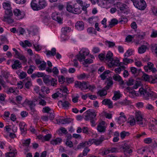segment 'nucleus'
<instances>
[{
  "instance_id": "nucleus-1",
  "label": "nucleus",
  "mask_w": 157,
  "mask_h": 157,
  "mask_svg": "<svg viewBox=\"0 0 157 157\" xmlns=\"http://www.w3.org/2000/svg\"><path fill=\"white\" fill-rule=\"evenodd\" d=\"M136 120L133 116L129 118L128 123L132 126L134 125L136 123L141 127H144L147 125V123L144 118L142 117L140 112H138L136 113Z\"/></svg>"
},
{
  "instance_id": "nucleus-2",
  "label": "nucleus",
  "mask_w": 157,
  "mask_h": 157,
  "mask_svg": "<svg viewBox=\"0 0 157 157\" xmlns=\"http://www.w3.org/2000/svg\"><path fill=\"white\" fill-rule=\"evenodd\" d=\"M2 7L5 10V13L3 17V21L10 23H13V21L11 18L13 13L10 3L9 2H3Z\"/></svg>"
},
{
  "instance_id": "nucleus-3",
  "label": "nucleus",
  "mask_w": 157,
  "mask_h": 157,
  "mask_svg": "<svg viewBox=\"0 0 157 157\" xmlns=\"http://www.w3.org/2000/svg\"><path fill=\"white\" fill-rule=\"evenodd\" d=\"M84 118L86 121H90V122L93 126H94L95 125V121L97 120L96 117L97 114L94 111L91 109H89L84 113Z\"/></svg>"
},
{
  "instance_id": "nucleus-4",
  "label": "nucleus",
  "mask_w": 157,
  "mask_h": 157,
  "mask_svg": "<svg viewBox=\"0 0 157 157\" xmlns=\"http://www.w3.org/2000/svg\"><path fill=\"white\" fill-rule=\"evenodd\" d=\"M139 92L141 96L144 98L146 99H149V97L151 99L157 98V95L155 93L150 90V89H144L143 88H140Z\"/></svg>"
},
{
  "instance_id": "nucleus-5",
  "label": "nucleus",
  "mask_w": 157,
  "mask_h": 157,
  "mask_svg": "<svg viewBox=\"0 0 157 157\" xmlns=\"http://www.w3.org/2000/svg\"><path fill=\"white\" fill-rule=\"evenodd\" d=\"M47 5L45 0H32L31 6L33 10H38L45 8Z\"/></svg>"
},
{
  "instance_id": "nucleus-6",
  "label": "nucleus",
  "mask_w": 157,
  "mask_h": 157,
  "mask_svg": "<svg viewBox=\"0 0 157 157\" xmlns=\"http://www.w3.org/2000/svg\"><path fill=\"white\" fill-rule=\"evenodd\" d=\"M134 6L140 10H144L146 7V4L144 0H131Z\"/></svg>"
},
{
  "instance_id": "nucleus-7",
  "label": "nucleus",
  "mask_w": 157,
  "mask_h": 157,
  "mask_svg": "<svg viewBox=\"0 0 157 157\" xmlns=\"http://www.w3.org/2000/svg\"><path fill=\"white\" fill-rule=\"evenodd\" d=\"M113 53L110 51H109L105 57V61L109 63L110 66H117L118 64L119 61H114L113 58Z\"/></svg>"
},
{
  "instance_id": "nucleus-8",
  "label": "nucleus",
  "mask_w": 157,
  "mask_h": 157,
  "mask_svg": "<svg viewBox=\"0 0 157 157\" xmlns=\"http://www.w3.org/2000/svg\"><path fill=\"white\" fill-rule=\"evenodd\" d=\"M89 53V51L87 48H82L79 51V54L76 55V57L80 62H82L84 60L86 56H88Z\"/></svg>"
},
{
  "instance_id": "nucleus-9",
  "label": "nucleus",
  "mask_w": 157,
  "mask_h": 157,
  "mask_svg": "<svg viewBox=\"0 0 157 157\" xmlns=\"http://www.w3.org/2000/svg\"><path fill=\"white\" fill-rule=\"evenodd\" d=\"M121 151L123 152L126 157H128L132 152L131 147L126 143L122 144L120 148Z\"/></svg>"
},
{
  "instance_id": "nucleus-10",
  "label": "nucleus",
  "mask_w": 157,
  "mask_h": 157,
  "mask_svg": "<svg viewBox=\"0 0 157 157\" xmlns=\"http://www.w3.org/2000/svg\"><path fill=\"white\" fill-rule=\"evenodd\" d=\"M88 82L85 81L81 82L78 81H76L75 83V86L78 88L82 90L87 89Z\"/></svg>"
},
{
  "instance_id": "nucleus-11",
  "label": "nucleus",
  "mask_w": 157,
  "mask_h": 157,
  "mask_svg": "<svg viewBox=\"0 0 157 157\" xmlns=\"http://www.w3.org/2000/svg\"><path fill=\"white\" fill-rule=\"evenodd\" d=\"M107 124L105 122L102 121L100 122L97 126V128L98 132H100L104 133L106 131Z\"/></svg>"
},
{
  "instance_id": "nucleus-12",
  "label": "nucleus",
  "mask_w": 157,
  "mask_h": 157,
  "mask_svg": "<svg viewBox=\"0 0 157 157\" xmlns=\"http://www.w3.org/2000/svg\"><path fill=\"white\" fill-rule=\"evenodd\" d=\"M116 6L118 11L124 13L126 11L127 6L126 4L121 2H117L116 3Z\"/></svg>"
},
{
  "instance_id": "nucleus-13",
  "label": "nucleus",
  "mask_w": 157,
  "mask_h": 157,
  "mask_svg": "<svg viewBox=\"0 0 157 157\" xmlns=\"http://www.w3.org/2000/svg\"><path fill=\"white\" fill-rule=\"evenodd\" d=\"M14 52V56L16 58L19 59L20 60H22L24 61H26L25 57L22 55L20 52H19L16 49L14 48H12Z\"/></svg>"
},
{
  "instance_id": "nucleus-14",
  "label": "nucleus",
  "mask_w": 157,
  "mask_h": 157,
  "mask_svg": "<svg viewBox=\"0 0 157 157\" xmlns=\"http://www.w3.org/2000/svg\"><path fill=\"white\" fill-rule=\"evenodd\" d=\"M60 13L56 12L53 13L52 15V17L53 20L56 21L59 23H62V19L61 17Z\"/></svg>"
},
{
  "instance_id": "nucleus-15",
  "label": "nucleus",
  "mask_w": 157,
  "mask_h": 157,
  "mask_svg": "<svg viewBox=\"0 0 157 157\" xmlns=\"http://www.w3.org/2000/svg\"><path fill=\"white\" fill-rule=\"evenodd\" d=\"M13 13L18 19H21L24 17L25 13L23 11L21 12L19 10L15 9L13 11Z\"/></svg>"
},
{
  "instance_id": "nucleus-16",
  "label": "nucleus",
  "mask_w": 157,
  "mask_h": 157,
  "mask_svg": "<svg viewBox=\"0 0 157 157\" xmlns=\"http://www.w3.org/2000/svg\"><path fill=\"white\" fill-rule=\"evenodd\" d=\"M25 103L29 106L32 112L34 113L36 112V110L34 108L35 105L33 104V101L26 99L25 101Z\"/></svg>"
},
{
  "instance_id": "nucleus-17",
  "label": "nucleus",
  "mask_w": 157,
  "mask_h": 157,
  "mask_svg": "<svg viewBox=\"0 0 157 157\" xmlns=\"http://www.w3.org/2000/svg\"><path fill=\"white\" fill-rule=\"evenodd\" d=\"M114 0H104L101 1V6L105 7L106 6L109 7L111 5L113 4Z\"/></svg>"
},
{
  "instance_id": "nucleus-18",
  "label": "nucleus",
  "mask_w": 157,
  "mask_h": 157,
  "mask_svg": "<svg viewBox=\"0 0 157 157\" xmlns=\"http://www.w3.org/2000/svg\"><path fill=\"white\" fill-rule=\"evenodd\" d=\"M58 104L59 105H61L62 108L66 109H68L70 106V104L69 102L66 101H59Z\"/></svg>"
},
{
  "instance_id": "nucleus-19",
  "label": "nucleus",
  "mask_w": 157,
  "mask_h": 157,
  "mask_svg": "<svg viewBox=\"0 0 157 157\" xmlns=\"http://www.w3.org/2000/svg\"><path fill=\"white\" fill-rule=\"evenodd\" d=\"M76 29L79 31L82 30L84 29V23L82 21H78L75 25Z\"/></svg>"
},
{
  "instance_id": "nucleus-20",
  "label": "nucleus",
  "mask_w": 157,
  "mask_h": 157,
  "mask_svg": "<svg viewBox=\"0 0 157 157\" xmlns=\"http://www.w3.org/2000/svg\"><path fill=\"white\" fill-rule=\"evenodd\" d=\"M21 67V63L18 60H16L13 64L12 65V67L13 69H17Z\"/></svg>"
},
{
  "instance_id": "nucleus-21",
  "label": "nucleus",
  "mask_w": 157,
  "mask_h": 157,
  "mask_svg": "<svg viewBox=\"0 0 157 157\" xmlns=\"http://www.w3.org/2000/svg\"><path fill=\"white\" fill-rule=\"evenodd\" d=\"M102 103L103 105H107L109 108H112L113 107V102L109 99H104L102 101Z\"/></svg>"
},
{
  "instance_id": "nucleus-22",
  "label": "nucleus",
  "mask_w": 157,
  "mask_h": 157,
  "mask_svg": "<svg viewBox=\"0 0 157 157\" xmlns=\"http://www.w3.org/2000/svg\"><path fill=\"white\" fill-rule=\"evenodd\" d=\"M38 32V29L36 26H33L31 27L29 31V34L32 35H36Z\"/></svg>"
},
{
  "instance_id": "nucleus-23",
  "label": "nucleus",
  "mask_w": 157,
  "mask_h": 157,
  "mask_svg": "<svg viewBox=\"0 0 157 157\" xmlns=\"http://www.w3.org/2000/svg\"><path fill=\"white\" fill-rule=\"evenodd\" d=\"M62 142V139L60 138H57L52 140L51 141V144L53 145L59 144Z\"/></svg>"
},
{
  "instance_id": "nucleus-24",
  "label": "nucleus",
  "mask_w": 157,
  "mask_h": 157,
  "mask_svg": "<svg viewBox=\"0 0 157 157\" xmlns=\"http://www.w3.org/2000/svg\"><path fill=\"white\" fill-rule=\"evenodd\" d=\"M59 91V92H62L61 93V94H62V96L63 98V99L66 98V96L67 94H68V91L66 87H64L60 89Z\"/></svg>"
},
{
  "instance_id": "nucleus-25",
  "label": "nucleus",
  "mask_w": 157,
  "mask_h": 157,
  "mask_svg": "<svg viewBox=\"0 0 157 157\" xmlns=\"http://www.w3.org/2000/svg\"><path fill=\"white\" fill-rule=\"evenodd\" d=\"M121 96L120 91L119 90L115 91L114 92V96L112 98V99L113 100H117L119 99Z\"/></svg>"
},
{
  "instance_id": "nucleus-26",
  "label": "nucleus",
  "mask_w": 157,
  "mask_h": 157,
  "mask_svg": "<svg viewBox=\"0 0 157 157\" xmlns=\"http://www.w3.org/2000/svg\"><path fill=\"white\" fill-rule=\"evenodd\" d=\"M56 49L55 48H52L51 51H47L46 52V54L48 56H54L56 55Z\"/></svg>"
},
{
  "instance_id": "nucleus-27",
  "label": "nucleus",
  "mask_w": 157,
  "mask_h": 157,
  "mask_svg": "<svg viewBox=\"0 0 157 157\" xmlns=\"http://www.w3.org/2000/svg\"><path fill=\"white\" fill-rule=\"evenodd\" d=\"M147 46L146 45H142L138 49V52L140 54H143L145 52Z\"/></svg>"
},
{
  "instance_id": "nucleus-28",
  "label": "nucleus",
  "mask_w": 157,
  "mask_h": 157,
  "mask_svg": "<svg viewBox=\"0 0 157 157\" xmlns=\"http://www.w3.org/2000/svg\"><path fill=\"white\" fill-rule=\"evenodd\" d=\"M89 75L86 74L85 73H83L82 74H80L78 76V79L80 80L86 79L89 78Z\"/></svg>"
},
{
  "instance_id": "nucleus-29",
  "label": "nucleus",
  "mask_w": 157,
  "mask_h": 157,
  "mask_svg": "<svg viewBox=\"0 0 157 157\" xmlns=\"http://www.w3.org/2000/svg\"><path fill=\"white\" fill-rule=\"evenodd\" d=\"M76 5V4H74V8L72 13L75 14H79L81 12V9L80 7H77Z\"/></svg>"
},
{
  "instance_id": "nucleus-30",
  "label": "nucleus",
  "mask_w": 157,
  "mask_h": 157,
  "mask_svg": "<svg viewBox=\"0 0 157 157\" xmlns=\"http://www.w3.org/2000/svg\"><path fill=\"white\" fill-rule=\"evenodd\" d=\"M113 78L114 80L118 81L121 84H124V82L121 79V76L118 75H114L113 76Z\"/></svg>"
},
{
  "instance_id": "nucleus-31",
  "label": "nucleus",
  "mask_w": 157,
  "mask_h": 157,
  "mask_svg": "<svg viewBox=\"0 0 157 157\" xmlns=\"http://www.w3.org/2000/svg\"><path fill=\"white\" fill-rule=\"evenodd\" d=\"M49 75L45 74L43 77L44 82L48 85H50V79H49Z\"/></svg>"
},
{
  "instance_id": "nucleus-32",
  "label": "nucleus",
  "mask_w": 157,
  "mask_h": 157,
  "mask_svg": "<svg viewBox=\"0 0 157 157\" xmlns=\"http://www.w3.org/2000/svg\"><path fill=\"white\" fill-rule=\"evenodd\" d=\"M17 73L20 79H23L25 78L27 76L26 73L23 71L21 72L19 71H17Z\"/></svg>"
},
{
  "instance_id": "nucleus-33",
  "label": "nucleus",
  "mask_w": 157,
  "mask_h": 157,
  "mask_svg": "<svg viewBox=\"0 0 157 157\" xmlns=\"http://www.w3.org/2000/svg\"><path fill=\"white\" fill-rule=\"evenodd\" d=\"M88 146V143L86 141H85L81 143H80L77 146L76 148L75 149V150H77L79 149Z\"/></svg>"
},
{
  "instance_id": "nucleus-34",
  "label": "nucleus",
  "mask_w": 157,
  "mask_h": 157,
  "mask_svg": "<svg viewBox=\"0 0 157 157\" xmlns=\"http://www.w3.org/2000/svg\"><path fill=\"white\" fill-rule=\"evenodd\" d=\"M118 21L116 19H113L111 20L109 25L108 26V28L109 29L111 28L115 25L117 24L118 23Z\"/></svg>"
},
{
  "instance_id": "nucleus-35",
  "label": "nucleus",
  "mask_w": 157,
  "mask_h": 157,
  "mask_svg": "<svg viewBox=\"0 0 157 157\" xmlns=\"http://www.w3.org/2000/svg\"><path fill=\"white\" fill-rule=\"evenodd\" d=\"M2 86L3 88H6L7 87L6 83L2 79V77H0V91L2 89Z\"/></svg>"
},
{
  "instance_id": "nucleus-36",
  "label": "nucleus",
  "mask_w": 157,
  "mask_h": 157,
  "mask_svg": "<svg viewBox=\"0 0 157 157\" xmlns=\"http://www.w3.org/2000/svg\"><path fill=\"white\" fill-rule=\"evenodd\" d=\"M123 60L124 63L125 65H127L128 63H132L133 61L132 59L128 58L127 57H124Z\"/></svg>"
},
{
  "instance_id": "nucleus-37",
  "label": "nucleus",
  "mask_w": 157,
  "mask_h": 157,
  "mask_svg": "<svg viewBox=\"0 0 157 157\" xmlns=\"http://www.w3.org/2000/svg\"><path fill=\"white\" fill-rule=\"evenodd\" d=\"M112 78L107 79L106 82L107 83V85L105 87L106 90H108L113 84V82L111 80Z\"/></svg>"
},
{
  "instance_id": "nucleus-38",
  "label": "nucleus",
  "mask_w": 157,
  "mask_h": 157,
  "mask_svg": "<svg viewBox=\"0 0 157 157\" xmlns=\"http://www.w3.org/2000/svg\"><path fill=\"white\" fill-rule=\"evenodd\" d=\"M71 30L70 28L68 27H65L62 28L61 31L62 33L64 35H65L67 33L69 32Z\"/></svg>"
},
{
  "instance_id": "nucleus-39",
  "label": "nucleus",
  "mask_w": 157,
  "mask_h": 157,
  "mask_svg": "<svg viewBox=\"0 0 157 157\" xmlns=\"http://www.w3.org/2000/svg\"><path fill=\"white\" fill-rule=\"evenodd\" d=\"M61 92H59V91H58L57 92L55 93L52 94V98L54 99H56L58 98H62L63 97L62 96V94H61Z\"/></svg>"
},
{
  "instance_id": "nucleus-40",
  "label": "nucleus",
  "mask_w": 157,
  "mask_h": 157,
  "mask_svg": "<svg viewBox=\"0 0 157 157\" xmlns=\"http://www.w3.org/2000/svg\"><path fill=\"white\" fill-rule=\"evenodd\" d=\"M110 71L109 70H106L100 76L102 80L105 79L107 77V75L109 74Z\"/></svg>"
},
{
  "instance_id": "nucleus-41",
  "label": "nucleus",
  "mask_w": 157,
  "mask_h": 157,
  "mask_svg": "<svg viewBox=\"0 0 157 157\" xmlns=\"http://www.w3.org/2000/svg\"><path fill=\"white\" fill-rule=\"evenodd\" d=\"M22 143L24 146H28L30 143V139H23L22 140Z\"/></svg>"
},
{
  "instance_id": "nucleus-42",
  "label": "nucleus",
  "mask_w": 157,
  "mask_h": 157,
  "mask_svg": "<svg viewBox=\"0 0 157 157\" xmlns=\"http://www.w3.org/2000/svg\"><path fill=\"white\" fill-rule=\"evenodd\" d=\"M67 133V130L64 128L63 127L60 128L57 131V133L59 135L61 134L62 133L66 134Z\"/></svg>"
},
{
  "instance_id": "nucleus-43",
  "label": "nucleus",
  "mask_w": 157,
  "mask_h": 157,
  "mask_svg": "<svg viewBox=\"0 0 157 157\" xmlns=\"http://www.w3.org/2000/svg\"><path fill=\"white\" fill-rule=\"evenodd\" d=\"M128 19L125 16H121L119 19V22L121 24H124L127 22Z\"/></svg>"
},
{
  "instance_id": "nucleus-44",
  "label": "nucleus",
  "mask_w": 157,
  "mask_h": 157,
  "mask_svg": "<svg viewBox=\"0 0 157 157\" xmlns=\"http://www.w3.org/2000/svg\"><path fill=\"white\" fill-rule=\"evenodd\" d=\"M46 66V63L44 61H43V62L38 66V68L40 70H44L45 69Z\"/></svg>"
},
{
  "instance_id": "nucleus-45",
  "label": "nucleus",
  "mask_w": 157,
  "mask_h": 157,
  "mask_svg": "<svg viewBox=\"0 0 157 157\" xmlns=\"http://www.w3.org/2000/svg\"><path fill=\"white\" fill-rule=\"evenodd\" d=\"M133 53V50L132 49H128L126 52L124 53V57H128L131 56Z\"/></svg>"
},
{
  "instance_id": "nucleus-46",
  "label": "nucleus",
  "mask_w": 157,
  "mask_h": 157,
  "mask_svg": "<svg viewBox=\"0 0 157 157\" xmlns=\"http://www.w3.org/2000/svg\"><path fill=\"white\" fill-rule=\"evenodd\" d=\"M74 5L72 6L68 3L67 5V11L69 12L72 13V11L74 9Z\"/></svg>"
},
{
  "instance_id": "nucleus-47",
  "label": "nucleus",
  "mask_w": 157,
  "mask_h": 157,
  "mask_svg": "<svg viewBox=\"0 0 157 157\" xmlns=\"http://www.w3.org/2000/svg\"><path fill=\"white\" fill-rule=\"evenodd\" d=\"M105 44L109 48H112L115 46L114 42L108 40L105 41Z\"/></svg>"
},
{
  "instance_id": "nucleus-48",
  "label": "nucleus",
  "mask_w": 157,
  "mask_h": 157,
  "mask_svg": "<svg viewBox=\"0 0 157 157\" xmlns=\"http://www.w3.org/2000/svg\"><path fill=\"white\" fill-rule=\"evenodd\" d=\"M50 85L56 87L57 85V80L54 78H52L50 80Z\"/></svg>"
},
{
  "instance_id": "nucleus-49",
  "label": "nucleus",
  "mask_w": 157,
  "mask_h": 157,
  "mask_svg": "<svg viewBox=\"0 0 157 157\" xmlns=\"http://www.w3.org/2000/svg\"><path fill=\"white\" fill-rule=\"evenodd\" d=\"M39 104L42 106H45L46 104V102L44 100L42 99L40 97H38Z\"/></svg>"
},
{
  "instance_id": "nucleus-50",
  "label": "nucleus",
  "mask_w": 157,
  "mask_h": 157,
  "mask_svg": "<svg viewBox=\"0 0 157 157\" xmlns=\"http://www.w3.org/2000/svg\"><path fill=\"white\" fill-rule=\"evenodd\" d=\"M103 141L101 138L94 139V143L96 145H98L101 144Z\"/></svg>"
},
{
  "instance_id": "nucleus-51",
  "label": "nucleus",
  "mask_w": 157,
  "mask_h": 157,
  "mask_svg": "<svg viewBox=\"0 0 157 157\" xmlns=\"http://www.w3.org/2000/svg\"><path fill=\"white\" fill-rule=\"evenodd\" d=\"M16 153V151L9 152L5 154L6 156V157H15V154Z\"/></svg>"
},
{
  "instance_id": "nucleus-52",
  "label": "nucleus",
  "mask_w": 157,
  "mask_h": 157,
  "mask_svg": "<svg viewBox=\"0 0 157 157\" xmlns=\"http://www.w3.org/2000/svg\"><path fill=\"white\" fill-rule=\"evenodd\" d=\"M129 135V133L128 132L124 131H122L120 133L121 137L122 139L124 138L126 136H128Z\"/></svg>"
},
{
  "instance_id": "nucleus-53",
  "label": "nucleus",
  "mask_w": 157,
  "mask_h": 157,
  "mask_svg": "<svg viewBox=\"0 0 157 157\" xmlns=\"http://www.w3.org/2000/svg\"><path fill=\"white\" fill-rule=\"evenodd\" d=\"M6 95L4 94H0V102L1 104H4Z\"/></svg>"
},
{
  "instance_id": "nucleus-54",
  "label": "nucleus",
  "mask_w": 157,
  "mask_h": 157,
  "mask_svg": "<svg viewBox=\"0 0 157 157\" xmlns=\"http://www.w3.org/2000/svg\"><path fill=\"white\" fill-rule=\"evenodd\" d=\"M49 17L48 16H44L42 18V21L44 24H48L49 22Z\"/></svg>"
},
{
  "instance_id": "nucleus-55",
  "label": "nucleus",
  "mask_w": 157,
  "mask_h": 157,
  "mask_svg": "<svg viewBox=\"0 0 157 157\" xmlns=\"http://www.w3.org/2000/svg\"><path fill=\"white\" fill-rule=\"evenodd\" d=\"M87 32L89 33L96 34V31L95 29L91 27H89L87 29Z\"/></svg>"
},
{
  "instance_id": "nucleus-56",
  "label": "nucleus",
  "mask_w": 157,
  "mask_h": 157,
  "mask_svg": "<svg viewBox=\"0 0 157 157\" xmlns=\"http://www.w3.org/2000/svg\"><path fill=\"white\" fill-rule=\"evenodd\" d=\"M32 86V83L31 80L27 81L25 84V86L27 89H29Z\"/></svg>"
},
{
  "instance_id": "nucleus-57",
  "label": "nucleus",
  "mask_w": 157,
  "mask_h": 157,
  "mask_svg": "<svg viewBox=\"0 0 157 157\" xmlns=\"http://www.w3.org/2000/svg\"><path fill=\"white\" fill-rule=\"evenodd\" d=\"M51 111V109L48 106H45L42 109V112L44 113H49Z\"/></svg>"
},
{
  "instance_id": "nucleus-58",
  "label": "nucleus",
  "mask_w": 157,
  "mask_h": 157,
  "mask_svg": "<svg viewBox=\"0 0 157 157\" xmlns=\"http://www.w3.org/2000/svg\"><path fill=\"white\" fill-rule=\"evenodd\" d=\"M126 120V116L124 115L120 116L118 118V121L122 122H124Z\"/></svg>"
},
{
  "instance_id": "nucleus-59",
  "label": "nucleus",
  "mask_w": 157,
  "mask_h": 157,
  "mask_svg": "<svg viewBox=\"0 0 157 157\" xmlns=\"http://www.w3.org/2000/svg\"><path fill=\"white\" fill-rule=\"evenodd\" d=\"M98 93L101 96H105L107 94V92L106 90L104 89L99 90Z\"/></svg>"
},
{
  "instance_id": "nucleus-60",
  "label": "nucleus",
  "mask_w": 157,
  "mask_h": 157,
  "mask_svg": "<svg viewBox=\"0 0 157 157\" xmlns=\"http://www.w3.org/2000/svg\"><path fill=\"white\" fill-rule=\"evenodd\" d=\"M35 68V67L33 65H31L28 70L27 72L29 74H31Z\"/></svg>"
},
{
  "instance_id": "nucleus-61",
  "label": "nucleus",
  "mask_w": 157,
  "mask_h": 157,
  "mask_svg": "<svg viewBox=\"0 0 157 157\" xmlns=\"http://www.w3.org/2000/svg\"><path fill=\"white\" fill-rule=\"evenodd\" d=\"M52 72H53L54 75H57L59 73V71L57 67H54L52 69Z\"/></svg>"
},
{
  "instance_id": "nucleus-62",
  "label": "nucleus",
  "mask_w": 157,
  "mask_h": 157,
  "mask_svg": "<svg viewBox=\"0 0 157 157\" xmlns=\"http://www.w3.org/2000/svg\"><path fill=\"white\" fill-rule=\"evenodd\" d=\"M134 36L128 35L126 37L125 40L127 42H131L134 37Z\"/></svg>"
},
{
  "instance_id": "nucleus-63",
  "label": "nucleus",
  "mask_w": 157,
  "mask_h": 157,
  "mask_svg": "<svg viewBox=\"0 0 157 157\" xmlns=\"http://www.w3.org/2000/svg\"><path fill=\"white\" fill-rule=\"evenodd\" d=\"M145 108L146 109L151 110H153L154 109V106L149 104H148L146 105Z\"/></svg>"
},
{
  "instance_id": "nucleus-64",
  "label": "nucleus",
  "mask_w": 157,
  "mask_h": 157,
  "mask_svg": "<svg viewBox=\"0 0 157 157\" xmlns=\"http://www.w3.org/2000/svg\"><path fill=\"white\" fill-rule=\"evenodd\" d=\"M71 121V119L70 118H66L63 119V121H62V124H65L70 123Z\"/></svg>"
}]
</instances>
